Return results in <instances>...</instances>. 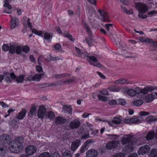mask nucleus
<instances>
[{"label":"nucleus","instance_id":"f257e3e1","mask_svg":"<svg viewBox=\"0 0 157 157\" xmlns=\"http://www.w3.org/2000/svg\"><path fill=\"white\" fill-rule=\"evenodd\" d=\"M134 136L132 135H126L121 140V143L122 144L124 145L128 144V146L126 147V151L128 152L133 151L135 146L139 145L137 144L138 140L137 139H132Z\"/></svg>","mask_w":157,"mask_h":157},{"label":"nucleus","instance_id":"f03ea898","mask_svg":"<svg viewBox=\"0 0 157 157\" xmlns=\"http://www.w3.org/2000/svg\"><path fill=\"white\" fill-rule=\"evenodd\" d=\"M23 141L19 139L14 140L10 142L9 144L10 150L13 152H18L23 149Z\"/></svg>","mask_w":157,"mask_h":157},{"label":"nucleus","instance_id":"7ed1b4c3","mask_svg":"<svg viewBox=\"0 0 157 157\" xmlns=\"http://www.w3.org/2000/svg\"><path fill=\"white\" fill-rule=\"evenodd\" d=\"M127 90V93L128 94L131 96H134L137 94H139L141 93L144 94H146V90L145 86L143 89H141L139 87H136L134 89H130L128 90V88L125 87L122 90L123 92Z\"/></svg>","mask_w":157,"mask_h":157},{"label":"nucleus","instance_id":"20e7f679","mask_svg":"<svg viewBox=\"0 0 157 157\" xmlns=\"http://www.w3.org/2000/svg\"><path fill=\"white\" fill-rule=\"evenodd\" d=\"M86 57L90 64L98 67H101V64L98 61L97 57L94 56H90L87 53V55L86 56Z\"/></svg>","mask_w":157,"mask_h":157},{"label":"nucleus","instance_id":"39448f33","mask_svg":"<svg viewBox=\"0 0 157 157\" xmlns=\"http://www.w3.org/2000/svg\"><path fill=\"white\" fill-rule=\"evenodd\" d=\"M36 151V147L33 145H29L27 146L25 149V152L26 154L29 156V155H33Z\"/></svg>","mask_w":157,"mask_h":157},{"label":"nucleus","instance_id":"423d86ee","mask_svg":"<svg viewBox=\"0 0 157 157\" xmlns=\"http://www.w3.org/2000/svg\"><path fill=\"white\" fill-rule=\"evenodd\" d=\"M136 8L139 12L145 13L148 10V7L145 4L139 2L135 4Z\"/></svg>","mask_w":157,"mask_h":157},{"label":"nucleus","instance_id":"0eeeda50","mask_svg":"<svg viewBox=\"0 0 157 157\" xmlns=\"http://www.w3.org/2000/svg\"><path fill=\"white\" fill-rule=\"evenodd\" d=\"M22 50V48L20 46L10 45L9 49V52L12 54L16 52L17 54H20L21 53Z\"/></svg>","mask_w":157,"mask_h":157},{"label":"nucleus","instance_id":"6e6552de","mask_svg":"<svg viewBox=\"0 0 157 157\" xmlns=\"http://www.w3.org/2000/svg\"><path fill=\"white\" fill-rule=\"evenodd\" d=\"M150 150V146L147 145H145L140 147L138 151V153L140 155H144L148 154Z\"/></svg>","mask_w":157,"mask_h":157},{"label":"nucleus","instance_id":"1a4fd4ad","mask_svg":"<svg viewBox=\"0 0 157 157\" xmlns=\"http://www.w3.org/2000/svg\"><path fill=\"white\" fill-rule=\"evenodd\" d=\"M5 75V80L7 83H11L12 80H15L16 78V76L13 73H10V74L7 72H4Z\"/></svg>","mask_w":157,"mask_h":157},{"label":"nucleus","instance_id":"9d476101","mask_svg":"<svg viewBox=\"0 0 157 157\" xmlns=\"http://www.w3.org/2000/svg\"><path fill=\"white\" fill-rule=\"evenodd\" d=\"M122 121V118L121 117L119 116L114 117L111 121V123L112 124L111 126L114 127H117V125L121 123Z\"/></svg>","mask_w":157,"mask_h":157},{"label":"nucleus","instance_id":"9b49d317","mask_svg":"<svg viewBox=\"0 0 157 157\" xmlns=\"http://www.w3.org/2000/svg\"><path fill=\"white\" fill-rule=\"evenodd\" d=\"M98 13L101 16V19L102 21L104 22H108L109 19L108 17V13L103 10L99 9L98 10Z\"/></svg>","mask_w":157,"mask_h":157},{"label":"nucleus","instance_id":"f8f14e48","mask_svg":"<svg viewBox=\"0 0 157 157\" xmlns=\"http://www.w3.org/2000/svg\"><path fill=\"white\" fill-rule=\"evenodd\" d=\"M46 109L44 106H40L38 110L37 116L38 117L41 119H43L46 115Z\"/></svg>","mask_w":157,"mask_h":157},{"label":"nucleus","instance_id":"ddd939ff","mask_svg":"<svg viewBox=\"0 0 157 157\" xmlns=\"http://www.w3.org/2000/svg\"><path fill=\"white\" fill-rule=\"evenodd\" d=\"M119 141H114L110 142L107 143L106 147L109 149H113L116 148L120 144Z\"/></svg>","mask_w":157,"mask_h":157},{"label":"nucleus","instance_id":"4468645a","mask_svg":"<svg viewBox=\"0 0 157 157\" xmlns=\"http://www.w3.org/2000/svg\"><path fill=\"white\" fill-rule=\"evenodd\" d=\"M19 24V21L18 18L14 17L12 18L10 24V27L12 29H14L17 27Z\"/></svg>","mask_w":157,"mask_h":157},{"label":"nucleus","instance_id":"2eb2a0df","mask_svg":"<svg viewBox=\"0 0 157 157\" xmlns=\"http://www.w3.org/2000/svg\"><path fill=\"white\" fill-rule=\"evenodd\" d=\"M98 151L94 149H90L86 152V157H97L98 155Z\"/></svg>","mask_w":157,"mask_h":157},{"label":"nucleus","instance_id":"dca6fc26","mask_svg":"<svg viewBox=\"0 0 157 157\" xmlns=\"http://www.w3.org/2000/svg\"><path fill=\"white\" fill-rule=\"evenodd\" d=\"M80 125V121L77 119H75L71 121L70 124V127L72 129L76 128H78Z\"/></svg>","mask_w":157,"mask_h":157},{"label":"nucleus","instance_id":"f3484780","mask_svg":"<svg viewBox=\"0 0 157 157\" xmlns=\"http://www.w3.org/2000/svg\"><path fill=\"white\" fill-rule=\"evenodd\" d=\"M80 144V141L79 140H77L74 141L71 144V150L73 151H75L78 148Z\"/></svg>","mask_w":157,"mask_h":157},{"label":"nucleus","instance_id":"a211bd4d","mask_svg":"<svg viewBox=\"0 0 157 157\" xmlns=\"http://www.w3.org/2000/svg\"><path fill=\"white\" fill-rule=\"evenodd\" d=\"M27 111L25 109H22L16 116V118L19 120H22L25 117Z\"/></svg>","mask_w":157,"mask_h":157},{"label":"nucleus","instance_id":"6ab92c4d","mask_svg":"<svg viewBox=\"0 0 157 157\" xmlns=\"http://www.w3.org/2000/svg\"><path fill=\"white\" fill-rule=\"evenodd\" d=\"M113 83L116 84H130L129 81L126 79L121 78L115 81Z\"/></svg>","mask_w":157,"mask_h":157},{"label":"nucleus","instance_id":"aec40b11","mask_svg":"<svg viewBox=\"0 0 157 157\" xmlns=\"http://www.w3.org/2000/svg\"><path fill=\"white\" fill-rule=\"evenodd\" d=\"M146 94L149 92H151L152 91L157 90V86L151 85H147L145 86Z\"/></svg>","mask_w":157,"mask_h":157},{"label":"nucleus","instance_id":"412c9836","mask_svg":"<svg viewBox=\"0 0 157 157\" xmlns=\"http://www.w3.org/2000/svg\"><path fill=\"white\" fill-rule=\"evenodd\" d=\"M75 50L79 56L82 58H84L87 55V53L82 51L77 47H75Z\"/></svg>","mask_w":157,"mask_h":157},{"label":"nucleus","instance_id":"4be33fe9","mask_svg":"<svg viewBox=\"0 0 157 157\" xmlns=\"http://www.w3.org/2000/svg\"><path fill=\"white\" fill-rule=\"evenodd\" d=\"M155 98L154 95L152 94H149L145 96L144 100L147 103H149L152 101Z\"/></svg>","mask_w":157,"mask_h":157},{"label":"nucleus","instance_id":"5701e85b","mask_svg":"<svg viewBox=\"0 0 157 157\" xmlns=\"http://www.w3.org/2000/svg\"><path fill=\"white\" fill-rule=\"evenodd\" d=\"M143 119L140 117H135L131 118L132 123H138L142 122Z\"/></svg>","mask_w":157,"mask_h":157},{"label":"nucleus","instance_id":"b1692460","mask_svg":"<svg viewBox=\"0 0 157 157\" xmlns=\"http://www.w3.org/2000/svg\"><path fill=\"white\" fill-rule=\"evenodd\" d=\"M139 40L142 42H145L150 44L153 43L154 42L153 40L148 38H145L143 37H140L139 38Z\"/></svg>","mask_w":157,"mask_h":157},{"label":"nucleus","instance_id":"393cba45","mask_svg":"<svg viewBox=\"0 0 157 157\" xmlns=\"http://www.w3.org/2000/svg\"><path fill=\"white\" fill-rule=\"evenodd\" d=\"M108 89L110 92H118L121 90L120 87L116 86H112L108 88Z\"/></svg>","mask_w":157,"mask_h":157},{"label":"nucleus","instance_id":"a878e982","mask_svg":"<svg viewBox=\"0 0 157 157\" xmlns=\"http://www.w3.org/2000/svg\"><path fill=\"white\" fill-rule=\"evenodd\" d=\"M66 120L63 117H59L56 118V123L57 124H61L65 122Z\"/></svg>","mask_w":157,"mask_h":157},{"label":"nucleus","instance_id":"bb28decb","mask_svg":"<svg viewBox=\"0 0 157 157\" xmlns=\"http://www.w3.org/2000/svg\"><path fill=\"white\" fill-rule=\"evenodd\" d=\"M60 59V58L59 56H57L55 55H50L47 57L46 59L48 62H49L51 60L56 61Z\"/></svg>","mask_w":157,"mask_h":157},{"label":"nucleus","instance_id":"cd10ccee","mask_svg":"<svg viewBox=\"0 0 157 157\" xmlns=\"http://www.w3.org/2000/svg\"><path fill=\"white\" fill-rule=\"evenodd\" d=\"M155 132L153 131H151L149 132L147 134L146 138L147 140H152L154 137Z\"/></svg>","mask_w":157,"mask_h":157},{"label":"nucleus","instance_id":"c85d7f7f","mask_svg":"<svg viewBox=\"0 0 157 157\" xmlns=\"http://www.w3.org/2000/svg\"><path fill=\"white\" fill-rule=\"evenodd\" d=\"M36 108L35 105H32L29 114L31 116H35L36 115Z\"/></svg>","mask_w":157,"mask_h":157},{"label":"nucleus","instance_id":"c756f323","mask_svg":"<svg viewBox=\"0 0 157 157\" xmlns=\"http://www.w3.org/2000/svg\"><path fill=\"white\" fill-rule=\"evenodd\" d=\"M25 76L24 75H20L17 77L16 76V78L15 79V81L18 83H21L23 82L25 80Z\"/></svg>","mask_w":157,"mask_h":157},{"label":"nucleus","instance_id":"7c9ffc66","mask_svg":"<svg viewBox=\"0 0 157 157\" xmlns=\"http://www.w3.org/2000/svg\"><path fill=\"white\" fill-rule=\"evenodd\" d=\"M63 109L66 113L70 114L72 113V109L70 106H68L67 105L64 106L63 107Z\"/></svg>","mask_w":157,"mask_h":157},{"label":"nucleus","instance_id":"2f4dec72","mask_svg":"<svg viewBox=\"0 0 157 157\" xmlns=\"http://www.w3.org/2000/svg\"><path fill=\"white\" fill-rule=\"evenodd\" d=\"M9 138V136L6 134H3L0 136V140L5 143L7 142Z\"/></svg>","mask_w":157,"mask_h":157},{"label":"nucleus","instance_id":"473e14b6","mask_svg":"<svg viewBox=\"0 0 157 157\" xmlns=\"http://www.w3.org/2000/svg\"><path fill=\"white\" fill-rule=\"evenodd\" d=\"M97 97L100 100L103 102L106 101L108 100V98L107 97L100 94L97 95Z\"/></svg>","mask_w":157,"mask_h":157},{"label":"nucleus","instance_id":"72a5a7b5","mask_svg":"<svg viewBox=\"0 0 157 157\" xmlns=\"http://www.w3.org/2000/svg\"><path fill=\"white\" fill-rule=\"evenodd\" d=\"M149 157H157V149H152L149 154Z\"/></svg>","mask_w":157,"mask_h":157},{"label":"nucleus","instance_id":"f704fd0d","mask_svg":"<svg viewBox=\"0 0 157 157\" xmlns=\"http://www.w3.org/2000/svg\"><path fill=\"white\" fill-rule=\"evenodd\" d=\"M32 32L36 35H37L39 36L43 37V34H44V31H43L41 30L38 31L36 29H34L33 30Z\"/></svg>","mask_w":157,"mask_h":157},{"label":"nucleus","instance_id":"c9c22d12","mask_svg":"<svg viewBox=\"0 0 157 157\" xmlns=\"http://www.w3.org/2000/svg\"><path fill=\"white\" fill-rule=\"evenodd\" d=\"M46 117L50 120H52L55 117L54 114L52 112H49L47 113L46 115Z\"/></svg>","mask_w":157,"mask_h":157},{"label":"nucleus","instance_id":"e433bc0d","mask_svg":"<svg viewBox=\"0 0 157 157\" xmlns=\"http://www.w3.org/2000/svg\"><path fill=\"white\" fill-rule=\"evenodd\" d=\"M43 34H44V37L45 39L48 40H51L52 38V36L49 33H45L44 32Z\"/></svg>","mask_w":157,"mask_h":157},{"label":"nucleus","instance_id":"4c0bfd02","mask_svg":"<svg viewBox=\"0 0 157 157\" xmlns=\"http://www.w3.org/2000/svg\"><path fill=\"white\" fill-rule=\"evenodd\" d=\"M22 49L23 52L26 53H27L30 51V48L28 46L26 45L23 46Z\"/></svg>","mask_w":157,"mask_h":157},{"label":"nucleus","instance_id":"58836bf2","mask_svg":"<svg viewBox=\"0 0 157 157\" xmlns=\"http://www.w3.org/2000/svg\"><path fill=\"white\" fill-rule=\"evenodd\" d=\"M143 103V101L141 100H137L133 101V104L136 106H139Z\"/></svg>","mask_w":157,"mask_h":157},{"label":"nucleus","instance_id":"ea45409f","mask_svg":"<svg viewBox=\"0 0 157 157\" xmlns=\"http://www.w3.org/2000/svg\"><path fill=\"white\" fill-rule=\"evenodd\" d=\"M67 75L66 74H62L56 75L54 76V77L56 79H60L67 76Z\"/></svg>","mask_w":157,"mask_h":157},{"label":"nucleus","instance_id":"a19ab883","mask_svg":"<svg viewBox=\"0 0 157 157\" xmlns=\"http://www.w3.org/2000/svg\"><path fill=\"white\" fill-rule=\"evenodd\" d=\"M34 81H39L41 77V75L40 74H36L33 76Z\"/></svg>","mask_w":157,"mask_h":157},{"label":"nucleus","instance_id":"79ce46f5","mask_svg":"<svg viewBox=\"0 0 157 157\" xmlns=\"http://www.w3.org/2000/svg\"><path fill=\"white\" fill-rule=\"evenodd\" d=\"M63 157H72L70 151L66 150L63 153Z\"/></svg>","mask_w":157,"mask_h":157},{"label":"nucleus","instance_id":"37998d69","mask_svg":"<svg viewBox=\"0 0 157 157\" xmlns=\"http://www.w3.org/2000/svg\"><path fill=\"white\" fill-rule=\"evenodd\" d=\"M50 154L48 152H45L40 154L38 157H50Z\"/></svg>","mask_w":157,"mask_h":157},{"label":"nucleus","instance_id":"c03bdc74","mask_svg":"<svg viewBox=\"0 0 157 157\" xmlns=\"http://www.w3.org/2000/svg\"><path fill=\"white\" fill-rule=\"evenodd\" d=\"M83 42L84 43L86 42L90 46H91L93 45V40L91 39H86L83 40Z\"/></svg>","mask_w":157,"mask_h":157},{"label":"nucleus","instance_id":"a18cd8bd","mask_svg":"<svg viewBox=\"0 0 157 157\" xmlns=\"http://www.w3.org/2000/svg\"><path fill=\"white\" fill-rule=\"evenodd\" d=\"M54 50L57 52L61 51L62 48L61 45L59 44H56L54 46Z\"/></svg>","mask_w":157,"mask_h":157},{"label":"nucleus","instance_id":"49530a36","mask_svg":"<svg viewBox=\"0 0 157 157\" xmlns=\"http://www.w3.org/2000/svg\"><path fill=\"white\" fill-rule=\"evenodd\" d=\"M148 122L155 121H157V118H156L154 117L150 116L147 117V118Z\"/></svg>","mask_w":157,"mask_h":157},{"label":"nucleus","instance_id":"de8ad7c7","mask_svg":"<svg viewBox=\"0 0 157 157\" xmlns=\"http://www.w3.org/2000/svg\"><path fill=\"white\" fill-rule=\"evenodd\" d=\"M117 101L114 99L109 100L108 101V104L110 106H114L117 104Z\"/></svg>","mask_w":157,"mask_h":157},{"label":"nucleus","instance_id":"09e8293b","mask_svg":"<svg viewBox=\"0 0 157 157\" xmlns=\"http://www.w3.org/2000/svg\"><path fill=\"white\" fill-rule=\"evenodd\" d=\"M6 153L5 147L0 146V156L3 155Z\"/></svg>","mask_w":157,"mask_h":157},{"label":"nucleus","instance_id":"8fccbe9b","mask_svg":"<svg viewBox=\"0 0 157 157\" xmlns=\"http://www.w3.org/2000/svg\"><path fill=\"white\" fill-rule=\"evenodd\" d=\"M10 48V46H9L7 44H4L2 47V50L5 52L9 51Z\"/></svg>","mask_w":157,"mask_h":157},{"label":"nucleus","instance_id":"3c124183","mask_svg":"<svg viewBox=\"0 0 157 157\" xmlns=\"http://www.w3.org/2000/svg\"><path fill=\"white\" fill-rule=\"evenodd\" d=\"M100 94L101 95H109V93L107 90L105 89H103L99 91Z\"/></svg>","mask_w":157,"mask_h":157},{"label":"nucleus","instance_id":"603ef678","mask_svg":"<svg viewBox=\"0 0 157 157\" xmlns=\"http://www.w3.org/2000/svg\"><path fill=\"white\" fill-rule=\"evenodd\" d=\"M113 157H125V155L123 153L119 152L114 155Z\"/></svg>","mask_w":157,"mask_h":157},{"label":"nucleus","instance_id":"864d4df0","mask_svg":"<svg viewBox=\"0 0 157 157\" xmlns=\"http://www.w3.org/2000/svg\"><path fill=\"white\" fill-rule=\"evenodd\" d=\"M88 13L90 15H94L95 13V9L93 8H90L88 10Z\"/></svg>","mask_w":157,"mask_h":157},{"label":"nucleus","instance_id":"5fc2aeb1","mask_svg":"<svg viewBox=\"0 0 157 157\" xmlns=\"http://www.w3.org/2000/svg\"><path fill=\"white\" fill-rule=\"evenodd\" d=\"M119 103L122 105H125L126 104V101L124 99H119L118 100Z\"/></svg>","mask_w":157,"mask_h":157},{"label":"nucleus","instance_id":"6e6d98bb","mask_svg":"<svg viewBox=\"0 0 157 157\" xmlns=\"http://www.w3.org/2000/svg\"><path fill=\"white\" fill-rule=\"evenodd\" d=\"M63 80V85H64V84H67L70 83L71 82H72L74 80V79H66L65 80Z\"/></svg>","mask_w":157,"mask_h":157},{"label":"nucleus","instance_id":"4d7b16f0","mask_svg":"<svg viewBox=\"0 0 157 157\" xmlns=\"http://www.w3.org/2000/svg\"><path fill=\"white\" fill-rule=\"evenodd\" d=\"M63 80H59L55 83L52 84V86H56L57 85H63Z\"/></svg>","mask_w":157,"mask_h":157},{"label":"nucleus","instance_id":"13d9d810","mask_svg":"<svg viewBox=\"0 0 157 157\" xmlns=\"http://www.w3.org/2000/svg\"><path fill=\"white\" fill-rule=\"evenodd\" d=\"M139 12L140 13L139 14L138 16L140 17L143 19H145L147 17V16H146V15H144V14L145 13L141 12Z\"/></svg>","mask_w":157,"mask_h":157},{"label":"nucleus","instance_id":"bf43d9fd","mask_svg":"<svg viewBox=\"0 0 157 157\" xmlns=\"http://www.w3.org/2000/svg\"><path fill=\"white\" fill-rule=\"evenodd\" d=\"M50 157H60V156L58 153L54 152L50 155Z\"/></svg>","mask_w":157,"mask_h":157},{"label":"nucleus","instance_id":"052dcab7","mask_svg":"<svg viewBox=\"0 0 157 157\" xmlns=\"http://www.w3.org/2000/svg\"><path fill=\"white\" fill-rule=\"evenodd\" d=\"M94 142V140L92 139H89L86 141L84 144V145L86 146L89 144L90 143H93Z\"/></svg>","mask_w":157,"mask_h":157},{"label":"nucleus","instance_id":"680f3d73","mask_svg":"<svg viewBox=\"0 0 157 157\" xmlns=\"http://www.w3.org/2000/svg\"><path fill=\"white\" fill-rule=\"evenodd\" d=\"M150 113L148 112L142 111L140 112V115L141 116H145L149 115Z\"/></svg>","mask_w":157,"mask_h":157},{"label":"nucleus","instance_id":"e2e57ef3","mask_svg":"<svg viewBox=\"0 0 157 157\" xmlns=\"http://www.w3.org/2000/svg\"><path fill=\"white\" fill-rule=\"evenodd\" d=\"M91 115V113H88L87 112H85L82 115V117L83 118H86L87 117H88L90 115Z\"/></svg>","mask_w":157,"mask_h":157},{"label":"nucleus","instance_id":"0e129e2a","mask_svg":"<svg viewBox=\"0 0 157 157\" xmlns=\"http://www.w3.org/2000/svg\"><path fill=\"white\" fill-rule=\"evenodd\" d=\"M124 122L126 123H132L131 118L130 119L128 117H126L124 120Z\"/></svg>","mask_w":157,"mask_h":157},{"label":"nucleus","instance_id":"69168bd1","mask_svg":"<svg viewBox=\"0 0 157 157\" xmlns=\"http://www.w3.org/2000/svg\"><path fill=\"white\" fill-rule=\"evenodd\" d=\"M36 71L38 72H40L42 71V67L41 66H37L36 67Z\"/></svg>","mask_w":157,"mask_h":157},{"label":"nucleus","instance_id":"338daca9","mask_svg":"<svg viewBox=\"0 0 157 157\" xmlns=\"http://www.w3.org/2000/svg\"><path fill=\"white\" fill-rule=\"evenodd\" d=\"M124 11L126 13L129 14H132L133 13V11L132 10H128L126 8L124 9Z\"/></svg>","mask_w":157,"mask_h":157},{"label":"nucleus","instance_id":"774afa93","mask_svg":"<svg viewBox=\"0 0 157 157\" xmlns=\"http://www.w3.org/2000/svg\"><path fill=\"white\" fill-rule=\"evenodd\" d=\"M97 74L101 78L103 79H105L106 78V77L102 74L100 72L97 71Z\"/></svg>","mask_w":157,"mask_h":157}]
</instances>
